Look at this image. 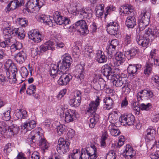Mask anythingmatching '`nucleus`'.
<instances>
[{"instance_id":"39448f33","label":"nucleus","mask_w":159,"mask_h":159,"mask_svg":"<svg viewBox=\"0 0 159 159\" xmlns=\"http://www.w3.org/2000/svg\"><path fill=\"white\" fill-rule=\"evenodd\" d=\"M4 66L6 69L7 70V75L8 73L10 75L11 74L12 75L11 77H13V81H15L16 80V73H17V69L14 63L11 60L9 59L5 62Z\"/></svg>"},{"instance_id":"5fc2aeb1","label":"nucleus","mask_w":159,"mask_h":159,"mask_svg":"<svg viewBox=\"0 0 159 159\" xmlns=\"http://www.w3.org/2000/svg\"><path fill=\"white\" fill-rule=\"evenodd\" d=\"M107 132L105 131L102 134L101 140V145L102 146H104L106 145L105 140L107 138Z\"/></svg>"},{"instance_id":"bb28decb","label":"nucleus","mask_w":159,"mask_h":159,"mask_svg":"<svg viewBox=\"0 0 159 159\" xmlns=\"http://www.w3.org/2000/svg\"><path fill=\"white\" fill-rule=\"evenodd\" d=\"M105 103L106 106L104 108L107 110H109L113 107V102L111 98L109 97H106L103 100Z\"/></svg>"},{"instance_id":"09e8293b","label":"nucleus","mask_w":159,"mask_h":159,"mask_svg":"<svg viewBox=\"0 0 159 159\" xmlns=\"http://www.w3.org/2000/svg\"><path fill=\"white\" fill-rule=\"evenodd\" d=\"M77 149H74L73 150V153L71 154V157L73 159H80L81 154L80 152H78Z\"/></svg>"},{"instance_id":"f03ea898","label":"nucleus","mask_w":159,"mask_h":159,"mask_svg":"<svg viewBox=\"0 0 159 159\" xmlns=\"http://www.w3.org/2000/svg\"><path fill=\"white\" fill-rule=\"evenodd\" d=\"M120 12L128 15L125 21V25L129 28H133L136 24V20L134 16V8L133 6L127 4L125 6H122L120 9Z\"/></svg>"},{"instance_id":"4be33fe9","label":"nucleus","mask_w":159,"mask_h":159,"mask_svg":"<svg viewBox=\"0 0 159 159\" xmlns=\"http://www.w3.org/2000/svg\"><path fill=\"white\" fill-rule=\"evenodd\" d=\"M145 33L148 35L146 36H148L151 41L159 35L158 30L156 29H154L152 30L151 29L148 28L147 30H146Z\"/></svg>"},{"instance_id":"9d476101","label":"nucleus","mask_w":159,"mask_h":159,"mask_svg":"<svg viewBox=\"0 0 159 159\" xmlns=\"http://www.w3.org/2000/svg\"><path fill=\"white\" fill-rule=\"evenodd\" d=\"M120 120V121L124 125H132L134 123L135 118L131 114H129L122 116Z\"/></svg>"},{"instance_id":"6ab92c4d","label":"nucleus","mask_w":159,"mask_h":159,"mask_svg":"<svg viewBox=\"0 0 159 159\" xmlns=\"http://www.w3.org/2000/svg\"><path fill=\"white\" fill-rule=\"evenodd\" d=\"M76 111L69 109L65 113V119L66 122L69 123L73 121L76 117Z\"/></svg>"},{"instance_id":"2f4dec72","label":"nucleus","mask_w":159,"mask_h":159,"mask_svg":"<svg viewBox=\"0 0 159 159\" xmlns=\"http://www.w3.org/2000/svg\"><path fill=\"white\" fill-rule=\"evenodd\" d=\"M84 51V56L87 58H91L93 56L92 48L91 46H86Z\"/></svg>"},{"instance_id":"f257e3e1","label":"nucleus","mask_w":159,"mask_h":159,"mask_svg":"<svg viewBox=\"0 0 159 159\" xmlns=\"http://www.w3.org/2000/svg\"><path fill=\"white\" fill-rule=\"evenodd\" d=\"M3 33L5 41L0 43V46L3 48L10 46L11 39L13 36H16L19 39H23L25 35L24 30L22 28L13 29L8 27L3 30Z\"/></svg>"},{"instance_id":"7ed1b4c3","label":"nucleus","mask_w":159,"mask_h":159,"mask_svg":"<svg viewBox=\"0 0 159 159\" xmlns=\"http://www.w3.org/2000/svg\"><path fill=\"white\" fill-rule=\"evenodd\" d=\"M70 143L64 140V139L60 138L58 140V144L57 146V150L58 153L64 154L69 150Z\"/></svg>"},{"instance_id":"37998d69","label":"nucleus","mask_w":159,"mask_h":159,"mask_svg":"<svg viewBox=\"0 0 159 159\" xmlns=\"http://www.w3.org/2000/svg\"><path fill=\"white\" fill-rule=\"evenodd\" d=\"M57 129L58 134L59 135L61 136L66 133V128L64 125H59L57 126Z\"/></svg>"},{"instance_id":"ddd939ff","label":"nucleus","mask_w":159,"mask_h":159,"mask_svg":"<svg viewBox=\"0 0 159 159\" xmlns=\"http://www.w3.org/2000/svg\"><path fill=\"white\" fill-rule=\"evenodd\" d=\"M93 11L89 7L86 9H81L78 11L77 16H79L81 19H89L92 17Z\"/></svg>"},{"instance_id":"8fccbe9b","label":"nucleus","mask_w":159,"mask_h":159,"mask_svg":"<svg viewBox=\"0 0 159 159\" xmlns=\"http://www.w3.org/2000/svg\"><path fill=\"white\" fill-rule=\"evenodd\" d=\"M152 64L147 63L145 66V69L144 70V73L148 75L149 73H150L152 70Z\"/></svg>"},{"instance_id":"4c0bfd02","label":"nucleus","mask_w":159,"mask_h":159,"mask_svg":"<svg viewBox=\"0 0 159 159\" xmlns=\"http://www.w3.org/2000/svg\"><path fill=\"white\" fill-rule=\"evenodd\" d=\"M150 14L149 12L146 11H144L141 13V15L139 17V19L143 20L145 22L146 19H148V23H149L150 20Z\"/></svg>"},{"instance_id":"0eeeda50","label":"nucleus","mask_w":159,"mask_h":159,"mask_svg":"<svg viewBox=\"0 0 159 159\" xmlns=\"http://www.w3.org/2000/svg\"><path fill=\"white\" fill-rule=\"evenodd\" d=\"M44 3V0H29L26 4V10L29 12L30 10L34 8L37 7L39 9L43 5Z\"/></svg>"},{"instance_id":"79ce46f5","label":"nucleus","mask_w":159,"mask_h":159,"mask_svg":"<svg viewBox=\"0 0 159 159\" xmlns=\"http://www.w3.org/2000/svg\"><path fill=\"white\" fill-rule=\"evenodd\" d=\"M9 128V126L7 125L5 122L1 121L0 122V133L1 134L5 133Z\"/></svg>"},{"instance_id":"338daca9","label":"nucleus","mask_w":159,"mask_h":159,"mask_svg":"<svg viewBox=\"0 0 159 159\" xmlns=\"http://www.w3.org/2000/svg\"><path fill=\"white\" fill-rule=\"evenodd\" d=\"M151 159H159V150L156 151L154 153L150 155Z\"/></svg>"},{"instance_id":"e2e57ef3","label":"nucleus","mask_w":159,"mask_h":159,"mask_svg":"<svg viewBox=\"0 0 159 159\" xmlns=\"http://www.w3.org/2000/svg\"><path fill=\"white\" fill-rule=\"evenodd\" d=\"M29 122H25L23 124H22L21 126V129L22 130H23L25 131L26 132L28 130H30L31 129H29L30 127L29 125Z\"/></svg>"},{"instance_id":"5701e85b","label":"nucleus","mask_w":159,"mask_h":159,"mask_svg":"<svg viewBox=\"0 0 159 159\" xmlns=\"http://www.w3.org/2000/svg\"><path fill=\"white\" fill-rule=\"evenodd\" d=\"M57 66L59 75H61L62 73H65L66 72L69 70V68L70 67V66L62 62L61 63V61L58 62Z\"/></svg>"},{"instance_id":"58836bf2","label":"nucleus","mask_w":159,"mask_h":159,"mask_svg":"<svg viewBox=\"0 0 159 159\" xmlns=\"http://www.w3.org/2000/svg\"><path fill=\"white\" fill-rule=\"evenodd\" d=\"M80 70L78 71V74L75 75V77L78 80H80V81H81V80H83L84 77V69L83 67L81 66V68L80 67Z\"/></svg>"},{"instance_id":"864d4df0","label":"nucleus","mask_w":159,"mask_h":159,"mask_svg":"<svg viewBox=\"0 0 159 159\" xmlns=\"http://www.w3.org/2000/svg\"><path fill=\"white\" fill-rule=\"evenodd\" d=\"M38 32L35 30H32L30 31L28 33L29 38L32 40H33L34 39H35V37Z\"/></svg>"},{"instance_id":"13d9d810","label":"nucleus","mask_w":159,"mask_h":159,"mask_svg":"<svg viewBox=\"0 0 159 159\" xmlns=\"http://www.w3.org/2000/svg\"><path fill=\"white\" fill-rule=\"evenodd\" d=\"M64 17H63L61 16H59L57 18H56L55 19L52 20L53 23L55 22L58 25H62L63 24V19Z\"/></svg>"},{"instance_id":"6e6d98bb","label":"nucleus","mask_w":159,"mask_h":159,"mask_svg":"<svg viewBox=\"0 0 159 159\" xmlns=\"http://www.w3.org/2000/svg\"><path fill=\"white\" fill-rule=\"evenodd\" d=\"M69 103L71 106L75 107H78L80 105L81 102L73 98L70 100Z\"/></svg>"},{"instance_id":"423d86ee","label":"nucleus","mask_w":159,"mask_h":159,"mask_svg":"<svg viewBox=\"0 0 159 159\" xmlns=\"http://www.w3.org/2000/svg\"><path fill=\"white\" fill-rule=\"evenodd\" d=\"M73 28L83 34H87L89 33L87 26L84 20H81L77 21L74 25Z\"/></svg>"},{"instance_id":"f3484780","label":"nucleus","mask_w":159,"mask_h":159,"mask_svg":"<svg viewBox=\"0 0 159 159\" xmlns=\"http://www.w3.org/2000/svg\"><path fill=\"white\" fill-rule=\"evenodd\" d=\"M36 18L39 21L43 22L45 25H48L50 27H52L53 26V21L50 16L42 15L37 16Z\"/></svg>"},{"instance_id":"7c9ffc66","label":"nucleus","mask_w":159,"mask_h":159,"mask_svg":"<svg viewBox=\"0 0 159 159\" xmlns=\"http://www.w3.org/2000/svg\"><path fill=\"white\" fill-rule=\"evenodd\" d=\"M50 74L51 76L53 78L54 76H56L57 74V76L59 77V74L58 70V66L56 65L52 64L50 68Z\"/></svg>"},{"instance_id":"052dcab7","label":"nucleus","mask_w":159,"mask_h":159,"mask_svg":"<svg viewBox=\"0 0 159 159\" xmlns=\"http://www.w3.org/2000/svg\"><path fill=\"white\" fill-rule=\"evenodd\" d=\"M133 108L134 110L136 111L138 114L139 113L140 105L138 102H134L133 104Z\"/></svg>"},{"instance_id":"a878e982","label":"nucleus","mask_w":159,"mask_h":159,"mask_svg":"<svg viewBox=\"0 0 159 159\" xmlns=\"http://www.w3.org/2000/svg\"><path fill=\"white\" fill-rule=\"evenodd\" d=\"M98 83L100 86L101 90H106L108 91V93L112 92V90L106 84V82L103 79L101 78H99L98 79Z\"/></svg>"},{"instance_id":"f704fd0d","label":"nucleus","mask_w":159,"mask_h":159,"mask_svg":"<svg viewBox=\"0 0 159 159\" xmlns=\"http://www.w3.org/2000/svg\"><path fill=\"white\" fill-rule=\"evenodd\" d=\"M148 19H146L145 22L143 20L139 19L138 21V26L140 31L143 30L148 25Z\"/></svg>"},{"instance_id":"a19ab883","label":"nucleus","mask_w":159,"mask_h":159,"mask_svg":"<svg viewBox=\"0 0 159 159\" xmlns=\"http://www.w3.org/2000/svg\"><path fill=\"white\" fill-rule=\"evenodd\" d=\"M16 3V2H15L14 0L11 1L6 7L7 11H10L11 10H14L16 7H18V6Z\"/></svg>"},{"instance_id":"2eb2a0df","label":"nucleus","mask_w":159,"mask_h":159,"mask_svg":"<svg viewBox=\"0 0 159 159\" xmlns=\"http://www.w3.org/2000/svg\"><path fill=\"white\" fill-rule=\"evenodd\" d=\"M145 33L143 36L138 35L136 40L138 44L143 47H146L149 44V41L151 40L150 38Z\"/></svg>"},{"instance_id":"a211bd4d","label":"nucleus","mask_w":159,"mask_h":159,"mask_svg":"<svg viewBox=\"0 0 159 159\" xmlns=\"http://www.w3.org/2000/svg\"><path fill=\"white\" fill-rule=\"evenodd\" d=\"M156 134L155 129L152 127L150 126L146 130V134L145 136V140L149 142L152 140L155 137Z\"/></svg>"},{"instance_id":"ea45409f","label":"nucleus","mask_w":159,"mask_h":159,"mask_svg":"<svg viewBox=\"0 0 159 159\" xmlns=\"http://www.w3.org/2000/svg\"><path fill=\"white\" fill-rule=\"evenodd\" d=\"M39 145L40 148L43 150L47 149L49 147V144L46 140L44 139H41L39 142Z\"/></svg>"},{"instance_id":"a18cd8bd","label":"nucleus","mask_w":159,"mask_h":159,"mask_svg":"<svg viewBox=\"0 0 159 159\" xmlns=\"http://www.w3.org/2000/svg\"><path fill=\"white\" fill-rule=\"evenodd\" d=\"M143 97L145 96L148 98H152L153 96V93L150 90H143L141 91Z\"/></svg>"},{"instance_id":"9b49d317","label":"nucleus","mask_w":159,"mask_h":159,"mask_svg":"<svg viewBox=\"0 0 159 159\" xmlns=\"http://www.w3.org/2000/svg\"><path fill=\"white\" fill-rule=\"evenodd\" d=\"M141 67V65L139 64L132 65L130 64L127 68L128 76L130 78H133L137 74V70Z\"/></svg>"},{"instance_id":"4468645a","label":"nucleus","mask_w":159,"mask_h":159,"mask_svg":"<svg viewBox=\"0 0 159 159\" xmlns=\"http://www.w3.org/2000/svg\"><path fill=\"white\" fill-rule=\"evenodd\" d=\"M60 77L58 83L59 85H66L68 84L70 80H72V77L69 74L66 73H62L61 75H59Z\"/></svg>"},{"instance_id":"c85d7f7f","label":"nucleus","mask_w":159,"mask_h":159,"mask_svg":"<svg viewBox=\"0 0 159 159\" xmlns=\"http://www.w3.org/2000/svg\"><path fill=\"white\" fill-rule=\"evenodd\" d=\"M10 109H11V108L9 107L8 108L5 107L1 112V114L3 115V119L6 121L9 120L11 118Z\"/></svg>"},{"instance_id":"dca6fc26","label":"nucleus","mask_w":159,"mask_h":159,"mask_svg":"<svg viewBox=\"0 0 159 159\" xmlns=\"http://www.w3.org/2000/svg\"><path fill=\"white\" fill-rule=\"evenodd\" d=\"M102 68L103 75L108 79H112L115 75L111 68V65L110 64H107L104 65Z\"/></svg>"},{"instance_id":"bf43d9fd","label":"nucleus","mask_w":159,"mask_h":159,"mask_svg":"<svg viewBox=\"0 0 159 159\" xmlns=\"http://www.w3.org/2000/svg\"><path fill=\"white\" fill-rule=\"evenodd\" d=\"M130 89L128 86V84L126 83L125 84L123 85L122 87V91L126 94L129 93L130 92Z\"/></svg>"},{"instance_id":"b1692460","label":"nucleus","mask_w":159,"mask_h":159,"mask_svg":"<svg viewBox=\"0 0 159 159\" xmlns=\"http://www.w3.org/2000/svg\"><path fill=\"white\" fill-rule=\"evenodd\" d=\"M96 55V60L99 63H103L107 61V57L102 51H100L97 53Z\"/></svg>"},{"instance_id":"20e7f679","label":"nucleus","mask_w":159,"mask_h":159,"mask_svg":"<svg viewBox=\"0 0 159 159\" xmlns=\"http://www.w3.org/2000/svg\"><path fill=\"white\" fill-rule=\"evenodd\" d=\"M112 78L113 79L112 81L113 85L117 87H120L125 84L128 80L126 75L124 74H115Z\"/></svg>"},{"instance_id":"4d7b16f0","label":"nucleus","mask_w":159,"mask_h":159,"mask_svg":"<svg viewBox=\"0 0 159 159\" xmlns=\"http://www.w3.org/2000/svg\"><path fill=\"white\" fill-rule=\"evenodd\" d=\"M138 52V50L134 48H131L128 51L126 52V53L131 57L135 56Z\"/></svg>"},{"instance_id":"72a5a7b5","label":"nucleus","mask_w":159,"mask_h":159,"mask_svg":"<svg viewBox=\"0 0 159 159\" xmlns=\"http://www.w3.org/2000/svg\"><path fill=\"white\" fill-rule=\"evenodd\" d=\"M109 129L111 134L113 136H116L120 134V130L117 129L116 126L111 125L109 126Z\"/></svg>"},{"instance_id":"774afa93","label":"nucleus","mask_w":159,"mask_h":159,"mask_svg":"<svg viewBox=\"0 0 159 159\" xmlns=\"http://www.w3.org/2000/svg\"><path fill=\"white\" fill-rule=\"evenodd\" d=\"M35 38V39H34L33 40L35 42L39 43L42 40V35L39 32L36 35Z\"/></svg>"},{"instance_id":"f8f14e48","label":"nucleus","mask_w":159,"mask_h":159,"mask_svg":"<svg viewBox=\"0 0 159 159\" xmlns=\"http://www.w3.org/2000/svg\"><path fill=\"white\" fill-rule=\"evenodd\" d=\"M118 25L116 22L112 21L108 23L107 26V30L111 35L116 34L118 32Z\"/></svg>"},{"instance_id":"680f3d73","label":"nucleus","mask_w":159,"mask_h":159,"mask_svg":"<svg viewBox=\"0 0 159 159\" xmlns=\"http://www.w3.org/2000/svg\"><path fill=\"white\" fill-rule=\"evenodd\" d=\"M106 49L107 51V53L111 55L113 54H115L116 53V48L113 47H111V46L110 45L107 46V47Z\"/></svg>"},{"instance_id":"473e14b6","label":"nucleus","mask_w":159,"mask_h":159,"mask_svg":"<svg viewBox=\"0 0 159 159\" xmlns=\"http://www.w3.org/2000/svg\"><path fill=\"white\" fill-rule=\"evenodd\" d=\"M62 57L63 58L62 62L70 66L72 62V60L70 55L67 54H65Z\"/></svg>"},{"instance_id":"603ef678","label":"nucleus","mask_w":159,"mask_h":159,"mask_svg":"<svg viewBox=\"0 0 159 159\" xmlns=\"http://www.w3.org/2000/svg\"><path fill=\"white\" fill-rule=\"evenodd\" d=\"M115 152L114 151L111 150L107 154L106 159H116Z\"/></svg>"},{"instance_id":"412c9836","label":"nucleus","mask_w":159,"mask_h":159,"mask_svg":"<svg viewBox=\"0 0 159 159\" xmlns=\"http://www.w3.org/2000/svg\"><path fill=\"white\" fill-rule=\"evenodd\" d=\"M14 57L17 62L22 64L27 58L26 52L25 50H22L18 53Z\"/></svg>"},{"instance_id":"cd10ccee","label":"nucleus","mask_w":159,"mask_h":159,"mask_svg":"<svg viewBox=\"0 0 159 159\" xmlns=\"http://www.w3.org/2000/svg\"><path fill=\"white\" fill-rule=\"evenodd\" d=\"M15 115L17 118L19 119H24L27 116V111L21 109L17 110L15 113Z\"/></svg>"},{"instance_id":"e433bc0d","label":"nucleus","mask_w":159,"mask_h":159,"mask_svg":"<svg viewBox=\"0 0 159 159\" xmlns=\"http://www.w3.org/2000/svg\"><path fill=\"white\" fill-rule=\"evenodd\" d=\"M150 14L149 12L146 11H144L141 13V15L139 17V19L143 20L145 22L146 19H148V23H149L150 20Z\"/></svg>"},{"instance_id":"49530a36","label":"nucleus","mask_w":159,"mask_h":159,"mask_svg":"<svg viewBox=\"0 0 159 159\" xmlns=\"http://www.w3.org/2000/svg\"><path fill=\"white\" fill-rule=\"evenodd\" d=\"M28 74L29 72L25 67H22V68L20 74L21 76L23 78V79L21 80V83H22L25 81V79L28 75Z\"/></svg>"},{"instance_id":"6e6552de","label":"nucleus","mask_w":159,"mask_h":159,"mask_svg":"<svg viewBox=\"0 0 159 159\" xmlns=\"http://www.w3.org/2000/svg\"><path fill=\"white\" fill-rule=\"evenodd\" d=\"M82 152H85L90 159H96L98 157L97 153V148L95 145L92 144L90 147L86 149H82Z\"/></svg>"},{"instance_id":"3c124183","label":"nucleus","mask_w":159,"mask_h":159,"mask_svg":"<svg viewBox=\"0 0 159 159\" xmlns=\"http://www.w3.org/2000/svg\"><path fill=\"white\" fill-rule=\"evenodd\" d=\"M151 107V104L150 103L147 104L141 103L140 105V110H142L148 111L149 110Z\"/></svg>"},{"instance_id":"393cba45","label":"nucleus","mask_w":159,"mask_h":159,"mask_svg":"<svg viewBox=\"0 0 159 159\" xmlns=\"http://www.w3.org/2000/svg\"><path fill=\"white\" fill-rule=\"evenodd\" d=\"M115 59L117 61L118 65L119 66L125 61V55L122 52H118L116 54Z\"/></svg>"},{"instance_id":"0e129e2a","label":"nucleus","mask_w":159,"mask_h":159,"mask_svg":"<svg viewBox=\"0 0 159 159\" xmlns=\"http://www.w3.org/2000/svg\"><path fill=\"white\" fill-rule=\"evenodd\" d=\"M8 130L10 132H12L14 134H16L19 131V129L18 127L17 126L15 127L13 126H11V128H10L9 129H8Z\"/></svg>"},{"instance_id":"1a4fd4ad","label":"nucleus","mask_w":159,"mask_h":159,"mask_svg":"<svg viewBox=\"0 0 159 159\" xmlns=\"http://www.w3.org/2000/svg\"><path fill=\"white\" fill-rule=\"evenodd\" d=\"M100 99L97 96L95 101H92L89 104V107L86 110L87 112H90L93 115H94L95 111H97L98 107L100 104Z\"/></svg>"},{"instance_id":"c03bdc74","label":"nucleus","mask_w":159,"mask_h":159,"mask_svg":"<svg viewBox=\"0 0 159 159\" xmlns=\"http://www.w3.org/2000/svg\"><path fill=\"white\" fill-rule=\"evenodd\" d=\"M127 147L125 149L126 156L129 157L128 158L129 159H134L135 157L132 154H130V152L132 151V148L129 145H127Z\"/></svg>"},{"instance_id":"c756f323","label":"nucleus","mask_w":159,"mask_h":159,"mask_svg":"<svg viewBox=\"0 0 159 159\" xmlns=\"http://www.w3.org/2000/svg\"><path fill=\"white\" fill-rule=\"evenodd\" d=\"M104 5L103 4L98 5L95 8L96 16L98 17H101L104 12Z\"/></svg>"},{"instance_id":"aec40b11","label":"nucleus","mask_w":159,"mask_h":159,"mask_svg":"<svg viewBox=\"0 0 159 159\" xmlns=\"http://www.w3.org/2000/svg\"><path fill=\"white\" fill-rule=\"evenodd\" d=\"M54 45V43L52 41H47L39 47V49L41 52H45L49 49L53 51L55 50Z\"/></svg>"},{"instance_id":"69168bd1","label":"nucleus","mask_w":159,"mask_h":159,"mask_svg":"<svg viewBox=\"0 0 159 159\" xmlns=\"http://www.w3.org/2000/svg\"><path fill=\"white\" fill-rule=\"evenodd\" d=\"M18 22L22 26L25 27L27 25V22L25 18H19Z\"/></svg>"},{"instance_id":"de8ad7c7","label":"nucleus","mask_w":159,"mask_h":159,"mask_svg":"<svg viewBox=\"0 0 159 159\" xmlns=\"http://www.w3.org/2000/svg\"><path fill=\"white\" fill-rule=\"evenodd\" d=\"M80 50L78 46H75L73 49L72 55L74 58H78L79 57L80 53Z\"/></svg>"},{"instance_id":"c9c22d12","label":"nucleus","mask_w":159,"mask_h":159,"mask_svg":"<svg viewBox=\"0 0 159 159\" xmlns=\"http://www.w3.org/2000/svg\"><path fill=\"white\" fill-rule=\"evenodd\" d=\"M93 116L90 120V123L89 124V127L91 128H94L96 123L99 120L98 115Z\"/></svg>"}]
</instances>
